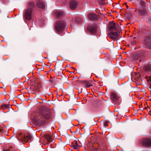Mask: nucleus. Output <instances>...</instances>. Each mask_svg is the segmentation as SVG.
Here are the masks:
<instances>
[{
    "label": "nucleus",
    "mask_w": 151,
    "mask_h": 151,
    "mask_svg": "<svg viewBox=\"0 0 151 151\" xmlns=\"http://www.w3.org/2000/svg\"><path fill=\"white\" fill-rule=\"evenodd\" d=\"M35 5L34 2L30 3L29 4V6L31 8L27 9L25 12V17L27 20H30L31 19L32 15V7H33Z\"/></svg>",
    "instance_id": "1"
},
{
    "label": "nucleus",
    "mask_w": 151,
    "mask_h": 151,
    "mask_svg": "<svg viewBox=\"0 0 151 151\" xmlns=\"http://www.w3.org/2000/svg\"><path fill=\"white\" fill-rule=\"evenodd\" d=\"M65 25V23L63 21L60 20L55 25V29L58 32H60L64 29Z\"/></svg>",
    "instance_id": "2"
},
{
    "label": "nucleus",
    "mask_w": 151,
    "mask_h": 151,
    "mask_svg": "<svg viewBox=\"0 0 151 151\" xmlns=\"http://www.w3.org/2000/svg\"><path fill=\"white\" fill-rule=\"evenodd\" d=\"M18 135L19 139L25 142L31 139L32 137V136L29 134H23L22 133H19Z\"/></svg>",
    "instance_id": "3"
},
{
    "label": "nucleus",
    "mask_w": 151,
    "mask_h": 151,
    "mask_svg": "<svg viewBox=\"0 0 151 151\" xmlns=\"http://www.w3.org/2000/svg\"><path fill=\"white\" fill-rule=\"evenodd\" d=\"M108 27L111 31L115 30L118 31L120 29V27L118 24L114 23L113 22L109 24Z\"/></svg>",
    "instance_id": "4"
},
{
    "label": "nucleus",
    "mask_w": 151,
    "mask_h": 151,
    "mask_svg": "<svg viewBox=\"0 0 151 151\" xmlns=\"http://www.w3.org/2000/svg\"><path fill=\"white\" fill-rule=\"evenodd\" d=\"M109 37L113 40H116L120 37L119 35L116 32H111L108 34Z\"/></svg>",
    "instance_id": "5"
},
{
    "label": "nucleus",
    "mask_w": 151,
    "mask_h": 151,
    "mask_svg": "<svg viewBox=\"0 0 151 151\" xmlns=\"http://www.w3.org/2000/svg\"><path fill=\"white\" fill-rule=\"evenodd\" d=\"M111 96L112 101L114 104L118 102L119 100V97L117 96L116 93H111Z\"/></svg>",
    "instance_id": "6"
},
{
    "label": "nucleus",
    "mask_w": 151,
    "mask_h": 151,
    "mask_svg": "<svg viewBox=\"0 0 151 151\" xmlns=\"http://www.w3.org/2000/svg\"><path fill=\"white\" fill-rule=\"evenodd\" d=\"M145 43L147 48L151 49V36H148L146 38Z\"/></svg>",
    "instance_id": "7"
},
{
    "label": "nucleus",
    "mask_w": 151,
    "mask_h": 151,
    "mask_svg": "<svg viewBox=\"0 0 151 151\" xmlns=\"http://www.w3.org/2000/svg\"><path fill=\"white\" fill-rule=\"evenodd\" d=\"M88 29L92 33L95 34L97 32V28L96 24H93L90 27H88Z\"/></svg>",
    "instance_id": "8"
},
{
    "label": "nucleus",
    "mask_w": 151,
    "mask_h": 151,
    "mask_svg": "<svg viewBox=\"0 0 151 151\" xmlns=\"http://www.w3.org/2000/svg\"><path fill=\"white\" fill-rule=\"evenodd\" d=\"M142 144L145 147L150 146L151 145V139H145L143 140Z\"/></svg>",
    "instance_id": "9"
},
{
    "label": "nucleus",
    "mask_w": 151,
    "mask_h": 151,
    "mask_svg": "<svg viewBox=\"0 0 151 151\" xmlns=\"http://www.w3.org/2000/svg\"><path fill=\"white\" fill-rule=\"evenodd\" d=\"M77 2L75 0H71L70 2V7L72 10H75L76 8Z\"/></svg>",
    "instance_id": "10"
},
{
    "label": "nucleus",
    "mask_w": 151,
    "mask_h": 151,
    "mask_svg": "<svg viewBox=\"0 0 151 151\" xmlns=\"http://www.w3.org/2000/svg\"><path fill=\"white\" fill-rule=\"evenodd\" d=\"M42 116L43 119H48L50 116V112L49 111H45L44 112Z\"/></svg>",
    "instance_id": "11"
},
{
    "label": "nucleus",
    "mask_w": 151,
    "mask_h": 151,
    "mask_svg": "<svg viewBox=\"0 0 151 151\" xmlns=\"http://www.w3.org/2000/svg\"><path fill=\"white\" fill-rule=\"evenodd\" d=\"M88 18L91 20H94L97 18V16L94 13H90L88 15Z\"/></svg>",
    "instance_id": "12"
},
{
    "label": "nucleus",
    "mask_w": 151,
    "mask_h": 151,
    "mask_svg": "<svg viewBox=\"0 0 151 151\" xmlns=\"http://www.w3.org/2000/svg\"><path fill=\"white\" fill-rule=\"evenodd\" d=\"M37 4L38 6L40 8H41L42 9H44L45 8V5L42 1H39L37 2Z\"/></svg>",
    "instance_id": "13"
},
{
    "label": "nucleus",
    "mask_w": 151,
    "mask_h": 151,
    "mask_svg": "<svg viewBox=\"0 0 151 151\" xmlns=\"http://www.w3.org/2000/svg\"><path fill=\"white\" fill-rule=\"evenodd\" d=\"M63 12L62 11H57L55 13V15L58 17L62 16L63 14Z\"/></svg>",
    "instance_id": "14"
},
{
    "label": "nucleus",
    "mask_w": 151,
    "mask_h": 151,
    "mask_svg": "<svg viewBox=\"0 0 151 151\" xmlns=\"http://www.w3.org/2000/svg\"><path fill=\"white\" fill-rule=\"evenodd\" d=\"M145 70L147 72L151 71V65L146 66L145 68Z\"/></svg>",
    "instance_id": "15"
},
{
    "label": "nucleus",
    "mask_w": 151,
    "mask_h": 151,
    "mask_svg": "<svg viewBox=\"0 0 151 151\" xmlns=\"http://www.w3.org/2000/svg\"><path fill=\"white\" fill-rule=\"evenodd\" d=\"M139 13L142 15H145L147 14V12L146 9H142L138 10Z\"/></svg>",
    "instance_id": "16"
},
{
    "label": "nucleus",
    "mask_w": 151,
    "mask_h": 151,
    "mask_svg": "<svg viewBox=\"0 0 151 151\" xmlns=\"http://www.w3.org/2000/svg\"><path fill=\"white\" fill-rule=\"evenodd\" d=\"M45 137L48 142H51V139L52 138L48 134L45 135Z\"/></svg>",
    "instance_id": "17"
},
{
    "label": "nucleus",
    "mask_w": 151,
    "mask_h": 151,
    "mask_svg": "<svg viewBox=\"0 0 151 151\" xmlns=\"http://www.w3.org/2000/svg\"><path fill=\"white\" fill-rule=\"evenodd\" d=\"M139 3L142 7H145L146 6V3L145 2L142 0H141Z\"/></svg>",
    "instance_id": "18"
},
{
    "label": "nucleus",
    "mask_w": 151,
    "mask_h": 151,
    "mask_svg": "<svg viewBox=\"0 0 151 151\" xmlns=\"http://www.w3.org/2000/svg\"><path fill=\"white\" fill-rule=\"evenodd\" d=\"M92 86V85L91 83H89L87 81L86 82V84L85 85V87H90Z\"/></svg>",
    "instance_id": "19"
},
{
    "label": "nucleus",
    "mask_w": 151,
    "mask_h": 151,
    "mask_svg": "<svg viewBox=\"0 0 151 151\" xmlns=\"http://www.w3.org/2000/svg\"><path fill=\"white\" fill-rule=\"evenodd\" d=\"M73 147L74 149H78L79 147V145H78L77 142H76L75 144L73 145Z\"/></svg>",
    "instance_id": "20"
},
{
    "label": "nucleus",
    "mask_w": 151,
    "mask_h": 151,
    "mask_svg": "<svg viewBox=\"0 0 151 151\" xmlns=\"http://www.w3.org/2000/svg\"><path fill=\"white\" fill-rule=\"evenodd\" d=\"M46 121L45 120H43V119H40L38 120V122L40 123V124H42L45 123Z\"/></svg>",
    "instance_id": "21"
},
{
    "label": "nucleus",
    "mask_w": 151,
    "mask_h": 151,
    "mask_svg": "<svg viewBox=\"0 0 151 151\" xmlns=\"http://www.w3.org/2000/svg\"><path fill=\"white\" fill-rule=\"evenodd\" d=\"M104 0H99L98 2L99 4L101 5H103L104 4Z\"/></svg>",
    "instance_id": "22"
},
{
    "label": "nucleus",
    "mask_w": 151,
    "mask_h": 151,
    "mask_svg": "<svg viewBox=\"0 0 151 151\" xmlns=\"http://www.w3.org/2000/svg\"><path fill=\"white\" fill-rule=\"evenodd\" d=\"M9 106L6 104H4L2 105V107L4 109H7L9 108Z\"/></svg>",
    "instance_id": "23"
},
{
    "label": "nucleus",
    "mask_w": 151,
    "mask_h": 151,
    "mask_svg": "<svg viewBox=\"0 0 151 151\" xmlns=\"http://www.w3.org/2000/svg\"><path fill=\"white\" fill-rule=\"evenodd\" d=\"M147 81H149V83L150 84V86H151V76L149 77V79L147 80Z\"/></svg>",
    "instance_id": "24"
},
{
    "label": "nucleus",
    "mask_w": 151,
    "mask_h": 151,
    "mask_svg": "<svg viewBox=\"0 0 151 151\" xmlns=\"http://www.w3.org/2000/svg\"><path fill=\"white\" fill-rule=\"evenodd\" d=\"M8 150H12V151H14V150L11 147H9V148L8 149Z\"/></svg>",
    "instance_id": "25"
},
{
    "label": "nucleus",
    "mask_w": 151,
    "mask_h": 151,
    "mask_svg": "<svg viewBox=\"0 0 151 151\" xmlns=\"http://www.w3.org/2000/svg\"><path fill=\"white\" fill-rule=\"evenodd\" d=\"M4 151H12V150H8L6 149H4Z\"/></svg>",
    "instance_id": "26"
},
{
    "label": "nucleus",
    "mask_w": 151,
    "mask_h": 151,
    "mask_svg": "<svg viewBox=\"0 0 151 151\" xmlns=\"http://www.w3.org/2000/svg\"><path fill=\"white\" fill-rule=\"evenodd\" d=\"M105 125H106V123H105Z\"/></svg>",
    "instance_id": "27"
}]
</instances>
